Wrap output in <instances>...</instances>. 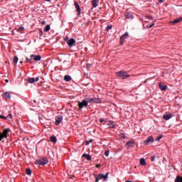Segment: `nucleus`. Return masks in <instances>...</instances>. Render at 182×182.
<instances>
[{"instance_id": "nucleus-1", "label": "nucleus", "mask_w": 182, "mask_h": 182, "mask_svg": "<svg viewBox=\"0 0 182 182\" xmlns=\"http://www.w3.org/2000/svg\"><path fill=\"white\" fill-rule=\"evenodd\" d=\"M35 163L36 164H39V166H46V164L49 163V160L47 159V157H42L41 159L36 160Z\"/></svg>"}, {"instance_id": "nucleus-2", "label": "nucleus", "mask_w": 182, "mask_h": 182, "mask_svg": "<svg viewBox=\"0 0 182 182\" xmlns=\"http://www.w3.org/2000/svg\"><path fill=\"white\" fill-rule=\"evenodd\" d=\"M109 174V172H107L105 175L103 174L102 173H100V174H98V176H95V181L99 182L100 178H104V180H107Z\"/></svg>"}, {"instance_id": "nucleus-3", "label": "nucleus", "mask_w": 182, "mask_h": 182, "mask_svg": "<svg viewBox=\"0 0 182 182\" xmlns=\"http://www.w3.org/2000/svg\"><path fill=\"white\" fill-rule=\"evenodd\" d=\"M79 109H82L84 107H87V97L82 101H78Z\"/></svg>"}, {"instance_id": "nucleus-4", "label": "nucleus", "mask_w": 182, "mask_h": 182, "mask_svg": "<svg viewBox=\"0 0 182 182\" xmlns=\"http://www.w3.org/2000/svg\"><path fill=\"white\" fill-rule=\"evenodd\" d=\"M117 76L119 77L120 78H122V80H124V78H127L130 77V75L127 74L126 71H119L118 73H117Z\"/></svg>"}, {"instance_id": "nucleus-5", "label": "nucleus", "mask_w": 182, "mask_h": 182, "mask_svg": "<svg viewBox=\"0 0 182 182\" xmlns=\"http://www.w3.org/2000/svg\"><path fill=\"white\" fill-rule=\"evenodd\" d=\"M9 129H5L3 130V133H0V141H1V140H3L4 138H7V135L9 134Z\"/></svg>"}, {"instance_id": "nucleus-6", "label": "nucleus", "mask_w": 182, "mask_h": 182, "mask_svg": "<svg viewBox=\"0 0 182 182\" xmlns=\"http://www.w3.org/2000/svg\"><path fill=\"white\" fill-rule=\"evenodd\" d=\"M87 105L89 102H100L101 100L100 98H92V97H86Z\"/></svg>"}, {"instance_id": "nucleus-7", "label": "nucleus", "mask_w": 182, "mask_h": 182, "mask_svg": "<svg viewBox=\"0 0 182 182\" xmlns=\"http://www.w3.org/2000/svg\"><path fill=\"white\" fill-rule=\"evenodd\" d=\"M63 120V115H56L55 117V124L56 126H58L60 124L61 122Z\"/></svg>"}, {"instance_id": "nucleus-8", "label": "nucleus", "mask_w": 182, "mask_h": 182, "mask_svg": "<svg viewBox=\"0 0 182 182\" xmlns=\"http://www.w3.org/2000/svg\"><path fill=\"white\" fill-rule=\"evenodd\" d=\"M171 117H172V114H171V112H166V114H164L163 115V119L166 121L170 120Z\"/></svg>"}, {"instance_id": "nucleus-9", "label": "nucleus", "mask_w": 182, "mask_h": 182, "mask_svg": "<svg viewBox=\"0 0 182 182\" xmlns=\"http://www.w3.org/2000/svg\"><path fill=\"white\" fill-rule=\"evenodd\" d=\"M2 97L5 98V100H11V92H8L7 91L3 92Z\"/></svg>"}, {"instance_id": "nucleus-10", "label": "nucleus", "mask_w": 182, "mask_h": 182, "mask_svg": "<svg viewBox=\"0 0 182 182\" xmlns=\"http://www.w3.org/2000/svg\"><path fill=\"white\" fill-rule=\"evenodd\" d=\"M36 81H39V77H36V78H33V77H29L28 78H27V82H30L31 84H33Z\"/></svg>"}, {"instance_id": "nucleus-11", "label": "nucleus", "mask_w": 182, "mask_h": 182, "mask_svg": "<svg viewBox=\"0 0 182 182\" xmlns=\"http://www.w3.org/2000/svg\"><path fill=\"white\" fill-rule=\"evenodd\" d=\"M154 141V137L152 136H149V137H147L146 140L144 141L145 144H148L149 143H153Z\"/></svg>"}, {"instance_id": "nucleus-12", "label": "nucleus", "mask_w": 182, "mask_h": 182, "mask_svg": "<svg viewBox=\"0 0 182 182\" xmlns=\"http://www.w3.org/2000/svg\"><path fill=\"white\" fill-rule=\"evenodd\" d=\"M75 6L76 8V10H77V12L78 15H80L81 8H80V5L78 4V2H75Z\"/></svg>"}, {"instance_id": "nucleus-13", "label": "nucleus", "mask_w": 182, "mask_h": 182, "mask_svg": "<svg viewBox=\"0 0 182 182\" xmlns=\"http://www.w3.org/2000/svg\"><path fill=\"white\" fill-rule=\"evenodd\" d=\"M75 43H76V41L75 40H74V38H70V40H68V47H73Z\"/></svg>"}, {"instance_id": "nucleus-14", "label": "nucleus", "mask_w": 182, "mask_h": 182, "mask_svg": "<svg viewBox=\"0 0 182 182\" xmlns=\"http://www.w3.org/2000/svg\"><path fill=\"white\" fill-rule=\"evenodd\" d=\"M129 36V33L128 32H125L122 36L120 38V43H123L125 38H128Z\"/></svg>"}, {"instance_id": "nucleus-15", "label": "nucleus", "mask_w": 182, "mask_h": 182, "mask_svg": "<svg viewBox=\"0 0 182 182\" xmlns=\"http://www.w3.org/2000/svg\"><path fill=\"white\" fill-rule=\"evenodd\" d=\"M134 141H127L126 144V147L127 149H132V147H134Z\"/></svg>"}, {"instance_id": "nucleus-16", "label": "nucleus", "mask_w": 182, "mask_h": 182, "mask_svg": "<svg viewBox=\"0 0 182 182\" xmlns=\"http://www.w3.org/2000/svg\"><path fill=\"white\" fill-rule=\"evenodd\" d=\"M100 0H92V5L93 8H97L99 5V2Z\"/></svg>"}, {"instance_id": "nucleus-17", "label": "nucleus", "mask_w": 182, "mask_h": 182, "mask_svg": "<svg viewBox=\"0 0 182 182\" xmlns=\"http://www.w3.org/2000/svg\"><path fill=\"white\" fill-rule=\"evenodd\" d=\"M182 21V16H179L178 18H176L173 21H171L172 23H178L179 22H181Z\"/></svg>"}, {"instance_id": "nucleus-18", "label": "nucleus", "mask_w": 182, "mask_h": 182, "mask_svg": "<svg viewBox=\"0 0 182 182\" xmlns=\"http://www.w3.org/2000/svg\"><path fill=\"white\" fill-rule=\"evenodd\" d=\"M126 18H127L128 19H133L134 15L131 12H127Z\"/></svg>"}, {"instance_id": "nucleus-19", "label": "nucleus", "mask_w": 182, "mask_h": 182, "mask_svg": "<svg viewBox=\"0 0 182 182\" xmlns=\"http://www.w3.org/2000/svg\"><path fill=\"white\" fill-rule=\"evenodd\" d=\"M159 87L162 91H165L167 88V85H164L163 84L160 83Z\"/></svg>"}, {"instance_id": "nucleus-20", "label": "nucleus", "mask_w": 182, "mask_h": 182, "mask_svg": "<svg viewBox=\"0 0 182 182\" xmlns=\"http://www.w3.org/2000/svg\"><path fill=\"white\" fill-rule=\"evenodd\" d=\"M108 126L109 127H112L113 129H116V127H117L116 125L114 124V122H109Z\"/></svg>"}, {"instance_id": "nucleus-21", "label": "nucleus", "mask_w": 182, "mask_h": 182, "mask_svg": "<svg viewBox=\"0 0 182 182\" xmlns=\"http://www.w3.org/2000/svg\"><path fill=\"white\" fill-rule=\"evenodd\" d=\"M82 157H85L87 160H91V156L90 154H86L85 153L82 154Z\"/></svg>"}, {"instance_id": "nucleus-22", "label": "nucleus", "mask_w": 182, "mask_h": 182, "mask_svg": "<svg viewBox=\"0 0 182 182\" xmlns=\"http://www.w3.org/2000/svg\"><path fill=\"white\" fill-rule=\"evenodd\" d=\"M64 80L65 81H70L72 80V77H70V75H65L64 76Z\"/></svg>"}, {"instance_id": "nucleus-23", "label": "nucleus", "mask_w": 182, "mask_h": 182, "mask_svg": "<svg viewBox=\"0 0 182 182\" xmlns=\"http://www.w3.org/2000/svg\"><path fill=\"white\" fill-rule=\"evenodd\" d=\"M51 141H53V143H56L57 142V137H55V136H51V137H50Z\"/></svg>"}, {"instance_id": "nucleus-24", "label": "nucleus", "mask_w": 182, "mask_h": 182, "mask_svg": "<svg viewBox=\"0 0 182 182\" xmlns=\"http://www.w3.org/2000/svg\"><path fill=\"white\" fill-rule=\"evenodd\" d=\"M175 182H182V177L181 176H177Z\"/></svg>"}, {"instance_id": "nucleus-25", "label": "nucleus", "mask_w": 182, "mask_h": 182, "mask_svg": "<svg viewBox=\"0 0 182 182\" xmlns=\"http://www.w3.org/2000/svg\"><path fill=\"white\" fill-rule=\"evenodd\" d=\"M140 164H141L142 166H146V161L145 159H140Z\"/></svg>"}, {"instance_id": "nucleus-26", "label": "nucleus", "mask_w": 182, "mask_h": 182, "mask_svg": "<svg viewBox=\"0 0 182 182\" xmlns=\"http://www.w3.org/2000/svg\"><path fill=\"white\" fill-rule=\"evenodd\" d=\"M41 55H35L34 61H41Z\"/></svg>"}, {"instance_id": "nucleus-27", "label": "nucleus", "mask_w": 182, "mask_h": 182, "mask_svg": "<svg viewBox=\"0 0 182 182\" xmlns=\"http://www.w3.org/2000/svg\"><path fill=\"white\" fill-rule=\"evenodd\" d=\"M50 25L49 24L46 25V26L44 28V31L46 32H48V31H50Z\"/></svg>"}, {"instance_id": "nucleus-28", "label": "nucleus", "mask_w": 182, "mask_h": 182, "mask_svg": "<svg viewBox=\"0 0 182 182\" xmlns=\"http://www.w3.org/2000/svg\"><path fill=\"white\" fill-rule=\"evenodd\" d=\"M18 61V57L15 56L13 60L14 64H17Z\"/></svg>"}, {"instance_id": "nucleus-29", "label": "nucleus", "mask_w": 182, "mask_h": 182, "mask_svg": "<svg viewBox=\"0 0 182 182\" xmlns=\"http://www.w3.org/2000/svg\"><path fill=\"white\" fill-rule=\"evenodd\" d=\"M26 174H28V176H30L32 173V170L31 168H26Z\"/></svg>"}, {"instance_id": "nucleus-30", "label": "nucleus", "mask_w": 182, "mask_h": 182, "mask_svg": "<svg viewBox=\"0 0 182 182\" xmlns=\"http://www.w3.org/2000/svg\"><path fill=\"white\" fill-rule=\"evenodd\" d=\"M161 139H163V135H161V136H159L158 137H156V141H160V140H161Z\"/></svg>"}, {"instance_id": "nucleus-31", "label": "nucleus", "mask_w": 182, "mask_h": 182, "mask_svg": "<svg viewBox=\"0 0 182 182\" xmlns=\"http://www.w3.org/2000/svg\"><path fill=\"white\" fill-rule=\"evenodd\" d=\"M18 32H22L24 31V26H20L18 29Z\"/></svg>"}, {"instance_id": "nucleus-32", "label": "nucleus", "mask_w": 182, "mask_h": 182, "mask_svg": "<svg viewBox=\"0 0 182 182\" xmlns=\"http://www.w3.org/2000/svg\"><path fill=\"white\" fill-rule=\"evenodd\" d=\"M0 119H2L3 120H7V117H5V115H0Z\"/></svg>"}, {"instance_id": "nucleus-33", "label": "nucleus", "mask_w": 182, "mask_h": 182, "mask_svg": "<svg viewBox=\"0 0 182 182\" xmlns=\"http://www.w3.org/2000/svg\"><path fill=\"white\" fill-rule=\"evenodd\" d=\"M145 18H146L147 19H154L153 16H151V15H146L145 16Z\"/></svg>"}, {"instance_id": "nucleus-34", "label": "nucleus", "mask_w": 182, "mask_h": 182, "mask_svg": "<svg viewBox=\"0 0 182 182\" xmlns=\"http://www.w3.org/2000/svg\"><path fill=\"white\" fill-rule=\"evenodd\" d=\"M155 25V23H151V25H146V28H152V26H154Z\"/></svg>"}, {"instance_id": "nucleus-35", "label": "nucleus", "mask_w": 182, "mask_h": 182, "mask_svg": "<svg viewBox=\"0 0 182 182\" xmlns=\"http://www.w3.org/2000/svg\"><path fill=\"white\" fill-rule=\"evenodd\" d=\"M109 150H106L105 155L108 157L109 156Z\"/></svg>"}, {"instance_id": "nucleus-36", "label": "nucleus", "mask_w": 182, "mask_h": 182, "mask_svg": "<svg viewBox=\"0 0 182 182\" xmlns=\"http://www.w3.org/2000/svg\"><path fill=\"white\" fill-rule=\"evenodd\" d=\"M7 119H12V114H9L6 117Z\"/></svg>"}, {"instance_id": "nucleus-37", "label": "nucleus", "mask_w": 182, "mask_h": 182, "mask_svg": "<svg viewBox=\"0 0 182 182\" xmlns=\"http://www.w3.org/2000/svg\"><path fill=\"white\" fill-rule=\"evenodd\" d=\"M156 156H151V161H155Z\"/></svg>"}, {"instance_id": "nucleus-38", "label": "nucleus", "mask_w": 182, "mask_h": 182, "mask_svg": "<svg viewBox=\"0 0 182 182\" xmlns=\"http://www.w3.org/2000/svg\"><path fill=\"white\" fill-rule=\"evenodd\" d=\"M112 25H108V26H107V29L109 31V29H112Z\"/></svg>"}, {"instance_id": "nucleus-39", "label": "nucleus", "mask_w": 182, "mask_h": 182, "mask_svg": "<svg viewBox=\"0 0 182 182\" xmlns=\"http://www.w3.org/2000/svg\"><path fill=\"white\" fill-rule=\"evenodd\" d=\"M39 34H40L41 36H42V35L43 34V31L40 30L39 31Z\"/></svg>"}, {"instance_id": "nucleus-40", "label": "nucleus", "mask_w": 182, "mask_h": 182, "mask_svg": "<svg viewBox=\"0 0 182 182\" xmlns=\"http://www.w3.org/2000/svg\"><path fill=\"white\" fill-rule=\"evenodd\" d=\"M100 123H104L105 122V119H100Z\"/></svg>"}, {"instance_id": "nucleus-41", "label": "nucleus", "mask_w": 182, "mask_h": 182, "mask_svg": "<svg viewBox=\"0 0 182 182\" xmlns=\"http://www.w3.org/2000/svg\"><path fill=\"white\" fill-rule=\"evenodd\" d=\"M92 65L91 64H87V68H91Z\"/></svg>"}, {"instance_id": "nucleus-42", "label": "nucleus", "mask_w": 182, "mask_h": 182, "mask_svg": "<svg viewBox=\"0 0 182 182\" xmlns=\"http://www.w3.org/2000/svg\"><path fill=\"white\" fill-rule=\"evenodd\" d=\"M30 58H34V60H35V55H34V54H31V55H30Z\"/></svg>"}, {"instance_id": "nucleus-43", "label": "nucleus", "mask_w": 182, "mask_h": 182, "mask_svg": "<svg viewBox=\"0 0 182 182\" xmlns=\"http://www.w3.org/2000/svg\"><path fill=\"white\" fill-rule=\"evenodd\" d=\"M93 140H89L88 141H87V144H89V143H92Z\"/></svg>"}, {"instance_id": "nucleus-44", "label": "nucleus", "mask_w": 182, "mask_h": 182, "mask_svg": "<svg viewBox=\"0 0 182 182\" xmlns=\"http://www.w3.org/2000/svg\"><path fill=\"white\" fill-rule=\"evenodd\" d=\"M26 63H30V59L29 58H26Z\"/></svg>"}, {"instance_id": "nucleus-45", "label": "nucleus", "mask_w": 182, "mask_h": 182, "mask_svg": "<svg viewBox=\"0 0 182 182\" xmlns=\"http://www.w3.org/2000/svg\"><path fill=\"white\" fill-rule=\"evenodd\" d=\"M96 167L97 168L101 167V164H96Z\"/></svg>"}, {"instance_id": "nucleus-46", "label": "nucleus", "mask_w": 182, "mask_h": 182, "mask_svg": "<svg viewBox=\"0 0 182 182\" xmlns=\"http://www.w3.org/2000/svg\"><path fill=\"white\" fill-rule=\"evenodd\" d=\"M41 23L42 25H44L46 23V21H42Z\"/></svg>"}, {"instance_id": "nucleus-47", "label": "nucleus", "mask_w": 182, "mask_h": 182, "mask_svg": "<svg viewBox=\"0 0 182 182\" xmlns=\"http://www.w3.org/2000/svg\"><path fill=\"white\" fill-rule=\"evenodd\" d=\"M125 182H133L132 180H126Z\"/></svg>"}, {"instance_id": "nucleus-48", "label": "nucleus", "mask_w": 182, "mask_h": 182, "mask_svg": "<svg viewBox=\"0 0 182 182\" xmlns=\"http://www.w3.org/2000/svg\"><path fill=\"white\" fill-rule=\"evenodd\" d=\"M29 63L30 64H33V61H32V60H30Z\"/></svg>"}, {"instance_id": "nucleus-49", "label": "nucleus", "mask_w": 182, "mask_h": 182, "mask_svg": "<svg viewBox=\"0 0 182 182\" xmlns=\"http://www.w3.org/2000/svg\"><path fill=\"white\" fill-rule=\"evenodd\" d=\"M159 2H160V3L164 2V0H159Z\"/></svg>"}, {"instance_id": "nucleus-50", "label": "nucleus", "mask_w": 182, "mask_h": 182, "mask_svg": "<svg viewBox=\"0 0 182 182\" xmlns=\"http://www.w3.org/2000/svg\"><path fill=\"white\" fill-rule=\"evenodd\" d=\"M20 64H23V61H20Z\"/></svg>"}, {"instance_id": "nucleus-51", "label": "nucleus", "mask_w": 182, "mask_h": 182, "mask_svg": "<svg viewBox=\"0 0 182 182\" xmlns=\"http://www.w3.org/2000/svg\"><path fill=\"white\" fill-rule=\"evenodd\" d=\"M144 82H147V80H145Z\"/></svg>"}, {"instance_id": "nucleus-52", "label": "nucleus", "mask_w": 182, "mask_h": 182, "mask_svg": "<svg viewBox=\"0 0 182 182\" xmlns=\"http://www.w3.org/2000/svg\"><path fill=\"white\" fill-rule=\"evenodd\" d=\"M166 160V159H165V157H164V161H165Z\"/></svg>"}]
</instances>
